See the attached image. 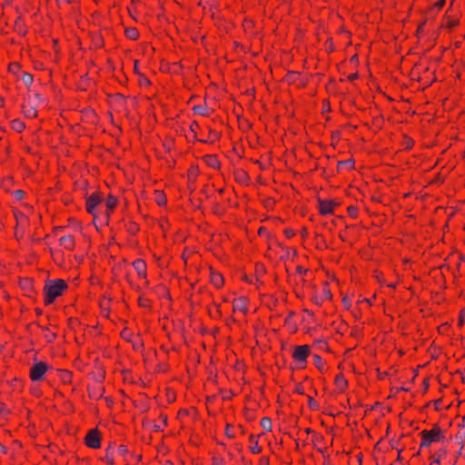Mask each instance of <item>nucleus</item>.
Listing matches in <instances>:
<instances>
[{
    "mask_svg": "<svg viewBox=\"0 0 465 465\" xmlns=\"http://www.w3.org/2000/svg\"><path fill=\"white\" fill-rule=\"evenodd\" d=\"M66 288L67 284L64 280L56 279L46 281L44 288L45 304L54 302Z\"/></svg>",
    "mask_w": 465,
    "mask_h": 465,
    "instance_id": "nucleus-1",
    "label": "nucleus"
},
{
    "mask_svg": "<svg viewBox=\"0 0 465 465\" xmlns=\"http://www.w3.org/2000/svg\"><path fill=\"white\" fill-rule=\"evenodd\" d=\"M311 353L309 345H300L292 351V359L297 369H304L307 365V359Z\"/></svg>",
    "mask_w": 465,
    "mask_h": 465,
    "instance_id": "nucleus-2",
    "label": "nucleus"
},
{
    "mask_svg": "<svg viewBox=\"0 0 465 465\" xmlns=\"http://www.w3.org/2000/svg\"><path fill=\"white\" fill-rule=\"evenodd\" d=\"M421 435V447L430 446L433 442H439L443 439V434L440 427H433L430 430H422Z\"/></svg>",
    "mask_w": 465,
    "mask_h": 465,
    "instance_id": "nucleus-3",
    "label": "nucleus"
},
{
    "mask_svg": "<svg viewBox=\"0 0 465 465\" xmlns=\"http://www.w3.org/2000/svg\"><path fill=\"white\" fill-rule=\"evenodd\" d=\"M48 369V365L44 361H35L30 370V378L34 381L43 379L45 373Z\"/></svg>",
    "mask_w": 465,
    "mask_h": 465,
    "instance_id": "nucleus-4",
    "label": "nucleus"
},
{
    "mask_svg": "<svg viewBox=\"0 0 465 465\" xmlns=\"http://www.w3.org/2000/svg\"><path fill=\"white\" fill-rule=\"evenodd\" d=\"M84 442L89 448H99L101 445L99 430L97 429L90 430L84 438Z\"/></svg>",
    "mask_w": 465,
    "mask_h": 465,
    "instance_id": "nucleus-5",
    "label": "nucleus"
},
{
    "mask_svg": "<svg viewBox=\"0 0 465 465\" xmlns=\"http://www.w3.org/2000/svg\"><path fill=\"white\" fill-rule=\"evenodd\" d=\"M338 204L331 200H319V211L322 215L331 214Z\"/></svg>",
    "mask_w": 465,
    "mask_h": 465,
    "instance_id": "nucleus-6",
    "label": "nucleus"
},
{
    "mask_svg": "<svg viewBox=\"0 0 465 465\" xmlns=\"http://www.w3.org/2000/svg\"><path fill=\"white\" fill-rule=\"evenodd\" d=\"M232 310L233 312H241L244 314L248 310V300L246 297H238L232 302Z\"/></svg>",
    "mask_w": 465,
    "mask_h": 465,
    "instance_id": "nucleus-7",
    "label": "nucleus"
},
{
    "mask_svg": "<svg viewBox=\"0 0 465 465\" xmlns=\"http://www.w3.org/2000/svg\"><path fill=\"white\" fill-rule=\"evenodd\" d=\"M101 203V198L94 193V194H91L87 199H86V210L87 212L92 214V215H94V210L96 208V206Z\"/></svg>",
    "mask_w": 465,
    "mask_h": 465,
    "instance_id": "nucleus-8",
    "label": "nucleus"
},
{
    "mask_svg": "<svg viewBox=\"0 0 465 465\" xmlns=\"http://www.w3.org/2000/svg\"><path fill=\"white\" fill-rule=\"evenodd\" d=\"M459 23V19L457 16L452 15L450 13H447L443 21H442V26L448 29L454 28Z\"/></svg>",
    "mask_w": 465,
    "mask_h": 465,
    "instance_id": "nucleus-9",
    "label": "nucleus"
},
{
    "mask_svg": "<svg viewBox=\"0 0 465 465\" xmlns=\"http://www.w3.org/2000/svg\"><path fill=\"white\" fill-rule=\"evenodd\" d=\"M210 282L216 287L220 288L223 284V277L220 272H214L210 269Z\"/></svg>",
    "mask_w": 465,
    "mask_h": 465,
    "instance_id": "nucleus-10",
    "label": "nucleus"
},
{
    "mask_svg": "<svg viewBox=\"0 0 465 465\" xmlns=\"http://www.w3.org/2000/svg\"><path fill=\"white\" fill-rule=\"evenodd\" d=\"M249 441L251 443L250 450L252 451V453L259 454L262 452V447L259 445L256 436L251 435L249 438Z\"/></svg>",
    "mask_w": 465,
    "mask_h": 465,
    "instance_id": "nucleus-11",
    "label": "nucleus"
},
{
    "mask_svg": "<svg viewBox=\"0 0 465 465\" xmlns=\"http://www.w3.org/2000/svg\"><path fill=\"white\" fill-rule=\"evenodd\" d=\"M134 267L135 271L137 272V273L141 277H145V275H146V272H145L146 265H145V262L143 260H136V261H134Z\"/></svg>",
    "mask_w": 465,
    "mask_h": 465,
    "instance_id": "nucleus-12",
    "label": "nucleus"
},
{
    "mask_svg": "<svg viewBox=\"0 0 465 465\" xmlns=\"http://www.w3.org/2000/svg\"><path fill=\"white\" fill-rule=\"evenodd\" d=\"M61 244L64 245L65 249L71 250L74 245V240L72 235H65L60 238Z\"/></svg>",
    "mask_w": 465,
    "mask_h": 465,
    "instance_id": "nucleus-13",
    "label": "nucleus"
},
{
    "mask_svg": "<svg viewBox=\"0 0 465 465\" xmlns=\"http://www.w3.org/2000/svg\"><path fill=\"white\" fill-rule=\"evenodd\" d=\"M335 385L341 391H344L347 387V381L342 374H338L335 377Z\"/></svg>",
    "mask_w": 465,
    "mask_h": 465,
    "instance_id": "nucleus-14",
    "label": "nucleus"
},
{
    "mask_svg": "<svg viewBox=\"0 0 465 465\" xmlns=\"http://www.w3.org/2000/svg\"><path fill=\"white\" fill-rule=\"evenodd\" d=\"M205 164L210 165L213 169H217L220 166L218 159L213 155H205Z\"/></svg>",
    "mask_w": 465,
    "mask_h": 465,
    "instance_id": "nucleus-15",
    "label": "nucleus"
},
{
    "mask_svg": "<svg viewBox=\"0 0 465 465\" xmlns=\"http://www.w3.org/2000/svg\"><path fill=\"white\" fill-rule=\"evenodd\" d=\"M312 359H313V364L315 365V367L318 370H320L321 371H323L324 368H325V363H324V361L322 360V358L321 356H319L318 354H314Z\"/></svg>",
    "mask_w": 465,
    "mask_h": 465,
    "instance_id": "nucleus-16",
    "label": "nucleus"
},
{
    "mask_svg": "<svg viewBox=\"0 0 465 465\" xmlns=\"http://www.w3.org/2000/svg\"><path fill=\"white\" fill-rule=\"evenodd\" d=\"M200 128V125L195 121L191 124L189 134H187L188 139H196L197 137V129Z\"/></svg>",
    "mask_w": 465,
    "mask_h": 465,
    "instance_id": "nucleus-17",
    "label": "nucleus"
},
{
    "mask_svg": "<svg viewBox=\"0 0 465 465\" xmlns=\"http://www.w3.org/2000/svg\"><path fill=\"white\" fill-rule=\"evenodd\" d=\"M125 35L132 40H135L138 37V31L134 27H129L125 29Z\"/></svg>",
    "mask_w": 465,
    "mask_h": 465,
    "instance_id": "nucleus-18",
    "label": "nucleus"
},
{
    "mask_svg": "<svg viewBox=\"0 0 465 465\" xmlns=\"http://www.w3.org/2000/svg\"><path fill=\"white\" fill-rule=\"evenodd\" d=\"M25 124L19 119H15L12 121V128L16 132H22L25 129Z\"/></svg>",
    "mask_w": 465,
    "mask_h": 465,
    "instance_id": "nucleus-19",
    "label": "nucleus"
},
{
    "mask_svg": "<svg viewBox=\"0 0 465 465\" xmlns=\"http://www.w3.org/2000/svg\"><path fill=\"white\" fill-rule=\"evenodd\" d=\"M261 426H262V427L263 428V430H265L266 431H271V430H272V428L271 419H269V418H262V419L261 420Z\"/></svg>",
    "mask_w": 465,
    "mask_h": 465,
    "instance_id": "nucleus-20",
    "label": "nucleus"
},
{
    "mask_svg": "<svg viewBox=\"0 0 465 465\" xmlns=\"http://www.w3.org/2000/svg\"><path fill=\"white\" fill-rule=\"evenodd\" d=\"M183 413L186 414L188 417L192 419H198L200 417V414L198 411H196L194 408H192L190 410H185L183 411Z\"/></svg>",
    "mask_w": 465,
    "mask_h": 465,
    "instance_id": "nucleus-21",
    "label": "nucleus"
},
{
    "mask_svg": "<svg viewBox=\"0 0 465 465\" xmlns=\"http://www.w3.org/2000/svg\"><path fill=\"white\" fill-rule=\"evenodd\" d=\"M22 80L25 85H30L33 83L34 77L29 73H25L22 76Z\"/></svg>",
    "mask_w": 465,
    "mask_h": 465,
    "instance_id": "nucleus-22",
    "label": "nucleus"
},
{
    "mask_svg": "<svg viewBox=\"0 0 465 465\" xmlns=\"http://www.w3.org/2000/svg\"><path fill=\"white\" fill-rule=\"evenodd\" d=\"M115 205H116V199L114 196L109 195V197L106 200V206L108 207L109 210H113Z\"/></svg>",
    "mask_w": 465,
    "mask_h": 465,
    "instance_id": "nucleus-23",
    "label": "nucleus"
},
{
    "mask_svg": "<svg viewBox=\"0 0 465 465\" xmlns=\"http://www.w3.org/2000/svg\"><path fill=\"white\" fill-rule=\"evenodd\" d=\"M156 203L159 204V205H163L165 203H166V198L164 196V194L161 192H157V194H156Z\"/></svg>",
    "mask_w": 465,
    "mask_h": 465,
    "instance_id": "nucleus-24",
    "label": "nucleus"
},
{
    "mask_svg": "<svg viewBox=\"0 0 465 465\" xmlns=\"http://www.w3.org/2000/svg\"><path fill=\"white\" fill-rule=\"evenodd\" d=\"M25 115L28 118H34L36 116V111L34 107H30L25 111Z\"/></svg>",
    "mask_w": 465,
    "mask_h": 465,
    "instance_id": "nucleus-25",
    "label": "nucleus"
},
{
    "mask_svg": "<svg viewBox=\"0 0 465 465\" xmlns=\"http://www.w3.org/2000/svg\"><path fill=\"white\" fill-rule=\"evenodd\" d=\"M71 379V373L69 371H64L62 374V380L64 382H69Z\"/></svg>",
    "mask_w": 465,
    "mask_h": 465,
    "instance_id": "nucleus-26",
    "label": "nucleus"
},
{
    "mask_svg": "<svg viewBox=\"0 0 465 465\" xmlns=\"http://www.w3.org/2000/svg\"><path fill=\"white\" fill-rule=\"evenodd\" d=\"M25 193L21 190H16L14 192V195L17 200H21L24 197Z\"/></svg>",
    "mask_w": 465,
    "mask_h": 465,
    "instance_id": "nucleus-27",
    "label": "nucleus"
},
{
    "mask_svg": "<svg viewBox=\"0 0 465 465\" xmlns=\"http://www.w3.org/2000/svg\"><path fill=\"white\" fill-rule=\"evenodd\" d=\"M342 304L346 309H349L351 305V301L349 298L345 297L342 299Z\"/></svg>",
    "mask_w": 465,
    "mask_h": 465,
    "instance_id": "nucleus-28",
    "label": "nucleus"
},
{
    "mask_svg": "<svg viewBox=\"0 0 465 465\" xmlns=\"http://www.w3.org/2000/svg\"><path fill=\"white\" fill-rule=\"evenodd\" d=\"M193 111H194L195 114H198L200 115L203 114V108L201 105L193 106Z\"/></svg>",
    "mask_w": 465,
    "mask_h": 465,
    "instance_id": "nucleus-29",
    "label": "nucleus"
},
{
    "mask_svg": "<svg viewBox=\"0 0 465 465\" xmlns=\"http://www.w3.org/2000/svg\"><path fill=\"white\" fill-rule=\"evenodd\" d=\"M19 64L15 63V64H11L10 66H9V70L13 73H16L17 70L19 69Z\"/></svg>",
    "mask_w": 465,
    "mask_h": 465,
    "instance_id": "nucleus-30",
    "label": "nucleus"
},
{
    "mask_svg": "<svg viewBox=\"0 0 465 465\" xmlns=\"http://www.w3.org/2000/svg\"><path fill=\"white\" fill-rule=\"evenodd\" d=\"M118 452L122 455H124L127 452V448L124 445H120L118 447Z\"/></svg>",
    "mask_w": 465,
    "mask_h": 465,
    "instance_id": "nucleus-31",
    "label": "nucleus"
},
{
    "mask_svg": "<svg viewBox=\"0 0 465 465\" xmlns=\"http://www.w3.org/2000/svg\"><path fill=\"white\" fill-rule=\"evenodd\" d=\"M284 233H285L287 238H292V236H294V232L292 230H291V229L285 230Z\"/></svg>",
    "mask_w": 465,
    "mask_h": 465,
    "instance_id": "nucleus-32",
    "label": "nucleus"
},
{
    "mask_svg": "<svg viewBox=\"0 0 465 465\" xmlns=\"http://www.w3.org/2000/svg\"><path fill=\"white\" fill-rule=\"evenodd\" d=\"M105 461H107L109 464H113V458L109 455H106V457L104 459Z\"/></svg>",
    "mask_w": 465,
    "mask_h": 465,
    "instance_id": "nucleus-33",
    "label": "nucleus"
},
{
    "mask_svg": "<svg viewBox=\"0 0 465 465\" xmlns=\"http://www.w3.org/2000/svg\"><path fill=\"white\" fill-rule=\"evenodd\" d=\"M331 295L329 291L324 292V299H331Z\"/></svg>",
    "mask_w": 465,
    "mask_h": 465,
    "instance_id": "nucleus-34",
    "label": "nucleus"
},
{
    "mask_svg": "<svg viewBox=\"0 0 465 465\" xmlns=\"http://www.w3.org/2000/svg\"><path fill=\"white\" fill-rule=\"evenodd\" d=\"M195 173H196V171H194V170L191 171L190 177L194 176Z\"/></svg>",
    "mask_w": 465,
    "mask_h": 465,
    "instance_id": "nucleus-35",
    "label": "nucleus"
},
{
    "mask_svg": "<svg viewBox=\"0 0 465 465\" xmlns=\"http://www.w3.org/2000/svg\"><path fill=\"white\" fill-rule=\"evenodd\" d=\"M54 337H55V334H54V333H51V334L49 335V341H51V339H52V338H54Z\"/></svg>",
    "mask_w": 465,
    "mask_h": 465,
    "instance_id": "nucleus-36",
    "label": "nucleus"
},
{
    "mask_svg": "<svg viewBox=\"0 0 465 465\" xmlns=\"http://www.w3.org/2000/svg\"><path fill=\"white\" fill-rule=\"evenodd\" d=\"M154 429H155L156 430H161V426H159V425H154Z\"/></svg>",
    "mask_w": 465,
    "mask_h": 465,
    "instance_id": "nucleus-37",
    "label": "nucleus"
},
{
    "mask_svg": "<svg viewBox=\"0 0 465 465\" xmlns=\"http://www.w3.org/2000/svg\"><path fill=\"white\" fill-rule=\"evenodd\" d=\"M444 1L439 2V6L441 7L443 5Z\"/></svg>",
    "mask_w": 465,
    "mask_h": 465,
    "instance_id": "nucleus-38",
    "label": "nucleus"
},
{
    "mask_svg": "<svg viewBox=\"0 0 465 465\" xmlns=\"http://www.w3.org/2000/svg\"><path fill=\"white\" fill-rule=\"evenodd\" d=\"M217 136H218V134H217V133H215V134H214V137H213V138H212V141H213L214 138H216Z\"/></svg>",
    "mask_w": 465,
    "mask_h": 465,
    "instance_id": "nucleus-39",
    "label": "nucleus"
},
{
    "mask_svg": "<svg viewBox=\"0 0 465 465\" xmlns=\"http://www.w3.org/2000/svg\"><path fill=\"white\" fill-rule=\"evenodd\" d=\"M4 447L0 444V452L3 451Z\"/></svg>",
    "mask_w": 465,
    "mask_h": 465,
    "instance_id": "nucleus-40",
    "label": "nucleus"
},
{
    "mask_svg": "<svg viewBox=\"0 0 465 465\" xmlns=\"http://www.w3.org/2000/svg\"><path fill=\"white\" fill-rule=\"evenodd\" d=\"M35 97H36L37 99H39V98H40V95H39L38 94H35Z\"/></svg>",
    "mask_w": 465,
    "mask_h": 465,
    "instance_id": "nucleus-41",
    "label": "nucleus"
},
{
    "mask_svg": "<svg viewBox=\"0 0 465 465\" xmlns=\"http://www.w3.org/2000/svg\"><path fill=\"white\" fill-rule=\"evenodd\" d=\"M2 348V345L0 344V349Z\"/></svg>",
    "mask_w": 465,
    "mask_h": 465,
    "instance_id": "nucleus-42",
    "label": "nucleus"
}]
</instances>
